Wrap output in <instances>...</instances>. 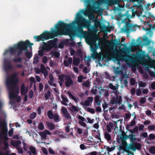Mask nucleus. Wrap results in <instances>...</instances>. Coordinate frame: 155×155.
<instances>
[{
	"label": "nucleus",
	"instance_id": "13",
	"mask_svg": "<svg viewBox=\"0 0 155 155\" xmlns=\"http://www.w3.org/2000/svg\"><path fill=\"white\" fill-rule=\"evenodd\" d=\"M93 101V98L91 97H90L88 98L84 102V105L87 106H89L92 103Z\"/></svg>",
	"mask_w": 155,
	"mask_h": 155
},
{
	"label": "nucleus",
	"instance_id": "45",
	"mask_svg": "<svg viewBox=\"0 0 155 155\" xmlns=\"http://www.w3.org/2000/svg\"><path fill=\"white\" fill-rule=\"evenodd\" d=\"M50 96V92L48 91L47 94H45V97L46 99H48Z\"/></svg>",
	"mask_w": 155,
	"mask_h": 155
},
{
	"label": "nucleus",
	"instance_id": "47",
	"mask_svg": "<svg viewBox=\"0 0 155 155\" xmlns=\"http://www.w3.org/2000/svg\"><path fill=\"white\" fill-rule=\"evenodd\" d=\"M140 102L142 104H144L146 101V98L145 97H142L140 100Z\"/></svg>",
	"mask_w": 155,
	"mask_h": 155
},
{
	"label": "nucleus",
	"instance_id": "51",
	"mask_svg": "<svg viewBox=\"0 0 155 155\" xmlns=\"http://www.w3.org/2000/svg\"><path fill=\"white\" fill-rule=\"evenodd\" d=\"M148 92V90L147 89H142V93L143 94H146Z\"/></svg>",
	"mask_w": 155,
	"mask_h": 155
},
{
	"label": "nucleus",
	"instance_id": "6",
	"mask_svg": "<svg viewBox=\"0 0 155 155\" xmlns=\"http://www.w3.org/2000/svg\"><path fill=\"white\" fill-rule=\"evenodd\" d=\"M110 102L112 104H120L122 103L121 98L120 96L114 97L111 100Z\"/></svg>",
	"mask_w": 155,
	"mask_h": 155
},
{
	"label": "nucleus",
	"instance_id": "4",
	"mask_svg": "<svg viewBox=\"0 0 155 155\" xmlns=\"http://www.w3.org/2000/svg\"><path fill=\"white\" fill-rule=\"evenodd\" d=\"M56 44V41L55 40L49 41L48 43L46 44L43 42V46L42 50L38 51V54L40 56H42L44 54L43 50L48 51L50 50Z\"/></svg>",
	"mask_w": 155,
	"mask_h": 155
},
{
	"label": "nucleus",
	"instance_id": "16",
	"mask_svg": "<svg viewBox=\"0 0 155 155\" xmlns=\"http://www.w3.org/2000/svg\"><path fill=\"white\" fill-rule=\"evenodd\" d=\"M41 72L44 74L45 77H46L48 74V72L47 71L43 65H41Z\"/></svg>",
	"mask_w": 155,
	"mask_h": 155
},
{
	"label": "nucleus",
	"instance_id": "64",
	"mask_svg": "<svg viewBox=\"0 0 155 155\" xmlns=\"http://www.w3.org/2000/svg\"><path fill=\"white\" fill-rule=\"evenodd\" d=\"M151 87L153 89H155V82H153L151 84Z\"/></svg>",
	"mask_w": 155,
	"mask_h": 155
},
{
	"label": "nucleus",
	"instance_id": "61",
	"mask_svg": "<svg viewBox=\"0 0 155 155\" xmlns=\"http://www.w3.org/2000/svg\"><path fill=\"white\" fill-rule=\"evenodd\" d=\"M121 83H124L125 85H127L128 83L127 81V80H121Z\"/></svg>",
	"mask_w": 155,
	"mask_h": 155
},
{
	"label": "nucleus",
	"instance_id": "30",
	"mask_svg": "<svg viewBox=\"0 0 155 155\" xmlns=\"http://www.w3.org/2000/svg\"><path fill=\"white\" fill-rule=\"evenodd\" d=\"M48 116L50 119H53L54 115H53L52 112L49 110L48 112Z\"/></svg>",
	"mask_w": 155,
	"mask_h": 155
},
{
	"label": "nucleus",
	"instance_id": "57",
	"mask_svg": "<svg viewBox=\"0 0 155 155\" xmlns=\"http://www.w3.org/2000/svg\"><path fill=\"white\" fill-rule=\"evenodd\" d=\"M43 107L42 106L38 107V109H37V111L38 112L39 114H41V109H43Z\"/></svg>",
	"mask_w": 155,
	"mask_h": 155
},
{
	"label": "nucleus",
	"instance_id": "49",
	"mask_svg": "<svg viewBox=\"0 0 155 155\" xmlns=\"http://www.w3.org/2000/svg\"><path fill=\"white\" fill-rule=\"evenodd\" d=\"M84 78L82 76H80L78 77V81L79 82H81Z\"/></svg>",
	"mask_w": 155,
	"mask_h": 155
},
{
	"label": "nucleus",
	"instance_id": "17",
	"mask_svg": "<svg viewBox=\"0 0 155 155\" xmlns=\"http://www.w3.org/2000/svg\"><path fill=\"white\" fill-rule=\"evenodd\" d=\"M61 98L62 100L61 102L62 104L65 106L67 105V103L68 102V99L67 97L64 95H62Z\"/></svg>",
	"mask_w": 155,
	"mask_h": 155
},
{
	"label": "nucleus",
	"instance_id": "50",
	"mask_svg": "<svg viewBox=\"0 0 155 155\" xmlns=\"http://www.w3.org/2000/svg\"><path fill=\"white\" fill-rule=\"evenodd\" d=\"M33 92L32 91H30L29 92V97L30 98H32L33 96Z\"/></svg>",
	"mask_w": 155,
	"mask_h": 155
},
{
	"label": "nucleus",
	"instance_id": "7",
	"mask_svg": "<svg viewBox=\"0 0 155 155\" xmlns=\"http://www.w3.org/2000/svg\"><path fill=\"white\" fill-rule=\"evenodd\" d=\"M39 134L41 136V138L44 140L46 139L47 135H51V133L48 130H45L43 132H39Z\"/></svg>",
	"mask_w": 155,
	"mask_h": 155
},
{
	"label": "nucleus",
	"instance_id": "34",
	"mask_svg": "<svg viewBox=\"0 0 155 155\" xmlns=\"http://www.w3.org/2000/svg\"><path fill=\"white\" fill-rule=\"evenodd\" d=\"M84 121H79L78 123L81 126L86 127H87L86 124L84 122Z\"/></svg>",
	"mask_w": 155,
	"mask_h": 155
},
{
	"label": "nucleus",
	"instance_id": "42",
	"mask_svg": "<svg viewBox=\"0 0 155 155\" xmlns=\"http://www.w3.org/2000/svg\"><path fill=\"white\" fill-rule=\"evenodd\" d=\"M89 82L88 81H87L86 82L83 83L82 84L83 85L86 87H88L89 86Z\"/></svg>",
	"mask_w": 155,
	"mask_h": 155
},
{
	"label": "nucleus",
	"instance_id": "46",
	"mask_svg": "<svg viewBox=\"0 0 155 155\" xmlns=\"http://www.w3.org/2000/svg\"><path fill=\"white\" fill-rule=\"evenodd\" d=\"M98 154L97 152V151H94L93 152L89 153H88V155H97Z\"/></svg>",
	"mask_w": 155,
	"mask_h": 155
},
{
	"label": "nucleus",
	"instance_id": "3",
	"mask_svg": "<svg viewBox=\"0 0 155 155\" xmlns=\"http://www.w3.org/2000/svg\"><path fill=\"white\" fill-rule=\"evenodd\" d=\"M33 45L32 43H30L27 40L25 42L20 41L17 44L14 45L13 47H10L8 49L6 50L4 53V55H8L14 54L15 55L16 53L19 55L20 53L18 52L19 51H24L26 56L30 58L32 56L31 52H28L27 48L29 47L30 50H31V46Z\"/></svg>",
	"mask_w": 155,
	"mask_h": 155
},
{
	"label": "nucleus",
	"instance_id": "1",
	"mask_svg": "<svg viewBox=\"0 0 155 155\" xmlns=\"http://www.w3.org/2000/svg\"><path fill=\"white\" fill-rule=\"evenodd\" d=\"M96 8L94 7H88L86 11L81 10L76 15L74 20L70 24L64 23L62 21H59L54 25L55 29L51 28V31H45L43 33L38 36H35L34 38L36 41H43L52 38L58 35H68L71 36L74 35V27L76 25L80 28V32H82V27H88L90 24V21L85 19L81 15L80 13L83 14L88 16L90 20L94 18V13L97 14L95 11Z\"/></svg>",
	"mask_w": 155,
	"mask_h": 155
},
{
	"label": "nucleus",
	"instance_id": "24",
	"mask_svg": "<svg viewBox=\"0 0 155 155\" xmlns=\"http://www.w3.org/2000/svg\"><path fill=\"white\" fill-rule=\"evenodd\" d=\"M47 125L48 128L50 130L53 129L55 127L54 125L51 123L47 122Z\"/></svg>",
	"mask_w": 155,
	"mask_h": 155
},
{
	"label": "nucleus",
	"instance_id": "37",
	"mask_svg": "<svg viewBox=\"0 0 155 155\" xmlns=\"http://www.w3.org/2000/svg\"><path fill=\"white\" fill-rule=\"evenodd\" d=\"M99 54L97 52H95L94 54H91V57H94V58H98L99 57Z\"/></svg>",
	"mask_w": 155,
	"mask_h": 155
},
{
	"label": "nucleus",
	"instance_id": "63",
	"mask_svg": "<svg viewBox=\"0 0 155 155\" xmlns=\"http://www.w3.org/2000/svg\"><path fill=\"white\" fill-rule=\"evenodd\" d=\"M149 137L151 139H154L155 138V136L154 134H151L149 135Z\"/></svg>",
	"mask_w": 155,
	"mask_h": 155
},
{
	"label": "nucleus",
	"instance_id": "14",
	"mask_svg": "<svg viewBox=\"0 0 155 155\" xmlns=\"http://www.w3.org/2000/svg\"><path fill=\"white\" fill-rule=\"evenodd\" d=\"M21 143V142L19 141H12L11 142V145L12 146L16 147L17 148L19 147Z\"/></svg>",
	"mask_w": 155,
	"mask_h": 155
},
{
	"label": "nucleus",
	"instance_id": "27",
	"mask_svg": "<svg viewBox=\"0 0 155 155\" xmlns=\"http://www.w3.org/2000/svg\"><path fill=\"white\" fill-rule=\"evenodd\" d=\"M51 54L52 55H54L56 58H58L60 55L59 53L57 51H52L51 52Z\"/></svg>",
	"mask_w": 155,
	"mask_h": 155
},
{
	"label": "nucleus",
	"instance_id": "5",
	"mask_svg": "<svg viewBox=\"0 0 155 155\" xmlns=\"http://www.w3.org/2000/svg\"><path fill=\"white\" fill-rule=\"evenodd\" d=\"M139 64L142 65L143 66L146 65L150 67L153 68L155 70V60L151 59L148 60H142Z\"/></svg>",
	"mask_w": 155,
	"mask_h": 155
},
{
	"label": "nucleus",
	"instance_id": "36",
	"mask_svg": "<svg viewBox=\"0 0 155 155\" xmlns=\"http://www.w3.org/2000/svg\"><path fill=\"white\" fill-rule=\"evenodd\" d=\"M150 152L151 153H155V147H151L150 149Z\"/></svg>",
	"mask_w": 155,
	"mask_h": 155
},
{
	"label": "nucleus",
	"instance_id": "32",
	"mask_svg": "<svg viewBox=\"0 0 155 155\" xmlns=\"http://www.w3.org/2000/svg\"><path fill=\"white\" fill-rule=\"evenodd\" d=\"M87 123H89L90 124H93L94 121V119H91L89 117H87Z\"/></svg>",
	"mask_w": 155,
	"mask_h": 155
},
{
	"label": "nucleus",
	"instance_id": "29",
	"mask_svg": "<svg viewBox=\"0 0 155 155\" xmlns=\"http://www.w3.org/2000/svg\"><path fill=\"white\" fill-rule=\"evenodd\" d=\"M109 87L111 88V89H112L113 90H117L118 88V86H114L112 84H109Z\"/></svg>",
	"mask_w": 155,
	"mask_h": 155
},
{
	"label": "nucleus",
	"instance_id": "35",
	"mask_svg": "<svg viewBox=\"0 0 155 155\" xmlns=\"http://www.w3.org/2000/svg\"><path fill=\"white\" fill-rule=\"evenodd\" d=\"M87 110L91 114H94L95 113V110L94 109L90 108H88L87 109Z\"/></svg>",
	"mask_w": 155,
	"mask_h": 155
},
{
	"label": "nucleus",
	"instance_id": "25",
	"mask_svg": "<svg viewBox=\"0 0 155 155\" xmlns=\"http://www.w3.org/2000/svg\"><path fill=\"white\" fill-rule=\"evenodd\" d=\"M58 77L59 80L61 81H64V79H66L68 78L66 75L64 74H61L59 75Z\"/></svg>",
	"mask_w": 155,
	"mask_h": 155
},
{
	"label": "nucleus",
	"instance_id": "21",
	"mask_svg": "<svg viewBox=\"0 0 155 155\" xmlns=\"http://www.w3.org/2000/svg\"><path fill=\"white\" fill-rule=\"evenodd\" d=\"M94 25L96 27L94 28V31L95 33H96L98 31V29H97V27H100V22L99 21H96L95 22Z\"/></svg>",
	"mask_w": 155,
	"mask_h": 155
},
{
	"label": "nucleus",
	"instance_id": "12",
	"mask_svg": "<svg viewBox=\"0 0 155 155\" xmlns=\"http://www.w3.org/2000/svg\"><path fill=\"white\" fill-rule=\"evenodd\" d=\"M143 41L146 42V44L147 45H149L150 43H151L153 46L154 44V42L150 40H148L147 38L145 35L143 36Z\"/></svg>",
	"mask_w": 155,
	"mask_h": 155
},
{
	"label": "nucleus",
	"instance_id": "28",
	"mask_svg": "<svg viewBox=\"0 0 155 155\" xmlns=\"http://www.w3.org/2000/svg\"><path fill=\"white\" fill-rule=\"evenodd\" d=\"M95 101L98 105H100L101 102V101L99 99L98 96H96L95 98Z\"/></svg>",
	"mask_w": 155,
	"mask_h": 155
},
{
	"label": "nucleus",
	"instance_id": "60",
	"mask_svg": "<svg viewBox=\"0 0 155 155\" xmlns=\"http://www.w3.org/2000/svg\"><path fill=\"white\" fill-rule=\"evenodd\" d=\"M13 129H12L11 130H10L8 132V134L9 135L10 137H11L13 133Z\"/></svg>",
	"mask_w": 155,
	"mask_h": 155
},
{
	"label": "nucleus",
	"instance_id": "54",
	"mask_svg": "<svg viewBox=\"0 0 155 155\" xmlns=\"http://www.w3.org/2000/svg\"><path fill=\"white\" fill-rule=\"evenodd\" d=\"M130 82L131 85H134L135 82V80L133 78H131L130 79Z\"/></svg>",
	"mask_w": 155,
	"mask_h": 155
},
{
	"label": "nucleus",
	"instance_id": "59",
	"mask_svg": "<svg viewBox=\"0 0 155 155\" xmlns=\"http://www.w3.org/2000/svg\"><path fill=\"white\" fill-rule=\"evenodd\" d=\"M155 128V126L153 125H150L149 126L148 129L150 130H153Z\"/></svg>",
	"mask_w": 155,
	"mask_h": 155
},
{
	"label": "nucleus",
	"instance_id": "18",
	"mask_svg": "<svg viewBox=\"0 0 155 155\" xmlns=\"http://www.w3.org/2000/svg\"><path fill=\"white\" fill-rule=\"evenodd\" d=\"M72 62V58H69L68 61L65 60L64 62V65L66 67H68L69 65H71Z\"/></svg>",
	"mask_w": 155,
	"mask_h": 155
},
{
	"label": "nucleus",
	"instance_id": "41",
	"mask_svg": "<svg viewBox=\"0 0 155 155\" xmlns=\"http://www.w3.org/2000/svg\"><path fill=\"white\" fill-rule=\"evenodd\" d=\"M105 138L107 140H110L111 139L110 136L109 134L107 133H105Z\"/></svg>",
	"mask_w": 155,
	"mask_h": 155
},
{
	"label": "nucleus",
	"instance_id": "31",
	"mask_svg": "<svg viewBox=\"0 0 155 155\" xmlns=\"http://www.w3.org/2000/svg\"><path fill=\"white\" fill-rule=\"evenodd\" d=\"M30 151L33 154H36V150L34 147H31L30 148Z\"/></svg>",
	"mask_w": 155,
	"mask_h": 155
},
{
	"label": "nucleus",
	"instance_id": "15",
	"mask_svg": "<svg viewBox=\"0 0 155 155\" xmlns=\"http://www.w3.org/2000/svg\"><path fill=\"white\" fill-rule=\"evenodd\" d=\"M86 41L87 43L91 45V47L95 46L96 45V41L95 40H94L93 42H92L90 38H86Z\"/></svg>",
	"mask_w": 155,
	"mask_h": 155
},
{
	"label": "nucleus",
	"instance_id": "11",
	"mask_svg": "<svg viewBox=\"0 0 155 155\" xmlns=\"http://www.w3.org/2000/svg\"><path fill=\"white\" fill-rule=\"evenodd\" d=\"M28 92V88L27 87L26 89L25 88V87L24 84H22L21 87V95H25Z\"/></svg>",
	"mask_w": 155,
	"mask_h": 155
},
{
	"label": "nucleus",
	"instance_id": "39",
	"mask_svg": "<svg viewBox=\"0 0 155 155\" xmlns=\"http://www.w3.org/2000/svg\"><path fill=\"white\" fill-rule=\"evenodd\" d=\"M97 88L96 87H94L91 90V92L94 94H95L97 92Z\"/></svg>",
	"mask_w": 155,
	"mask_h": 155
},
{
	"label": "nucleus",
	"instance_id": "10",
	"mask_svg": "<svg viewBox=\"0 0 155 155\" xmlns=\"http://www.w3.org/2000/svg\"><path fill=\"white\" fill-rule=\"evenodd\" d=\"M114 58L116 60L114 61H118L117 63L119 64H120L119 61H121L123 59V57L120 54H117L115 55H114Z\"/></svg>",
	"mask_w": 155,
	"mask_h": 155
},
{
	"label": "nucleus",
	"instance_id": "53",
	"mask_svg": "<svg viewBox=\"0 0 155 155\" xmlns=\"http://www.w3.org/2000/svg\"><path fill=\"white\" fill-rule=\"evenodd\" d=\"M47 57H46V56L44 57L43 59V60H42L43 62L44 63H45L47 62Z\"/></svg>",
	"mask_w": 155,
	"mask_h": 155
},
{
	"label": "nucleus",
	"instance_id": "38",
	"mask_svg": "<svg viewBox=\"0 0 155 155\" xmlns=\"http://www.w3.org/2000/svg\"><path fill=\"white\" fill-rule=\"evenodd\" d=\"M44 126L43 124L42 123H40L38 126V129L40 130H42L44 129Z\"/></svg>",
	"mask_w": 155,
	"mask_h": 155
},
{
	"label": "nucleus",
	"instance_id": "19",
	"mask_svg": "<svg viewBox=\"0 0 155 155\" xmlns=\"http://www.w3.org/2000/svg\"><path fill=\"white\" fill-rule=\"evenodd\" d=\"M49 77L50 80V81H49V84L51 85H53L54 87H56V84L53 83L54 82V77L51 74H50Z\"/></svg>",
	"mask_w": 155,
	"mask_h": 155
},
{
	"label": "nucleus",
	"instance_id": "8",
	"mask_svg": "<svg viewBox=\"0 0 155 155\" xmlns=\"http://www.w3.org/2000/svg\"><path fill=\"white\" fill-rule=\"evenodd\" d=\"M12 67L9 61L5 59L4 60V68L6 71H8L11 69Z\"/></svg>",
	"mask_w": 155,
	"mask_h": 155
},
{
	"label": "nucleus",
	"instance_id": "62",
	"mask_svg": "<svg viewBox=\"0 0 155 155\" xmlns=\"http://www.w3.org/2000/svg\"><path fill=\"white\" fill-rule=\"evenodd\" d=\"M48 151H49V153H51V154H53L54 153V151L51 148H49L48 149Z\"/></svg>",
	"mask_w": 155,
	"mask_h": 155
},
{
	"label": "nucleus",
	"instance_id": "23",
	"mask_svg": "<svg viewBox=\"0 0 155 155\" xmlns=\"http://www.w3.org/2000/svg\"><path fill=\"white\" fill-rule=\"evenodd\" d=\"M68 94L69 96V97L74 100L75 102H77L78 101V99L76 98L73 95L71 92L69 91L68 92Z\"/></svg>",
	"mask_w": 155,
	"mask_h": 155
},
{
	"label": "nucleus",
	"instance_id": "40",
	"mask_svg": "<svg viewBox=\"0 0 155 155\" xmlns=\"http://www.w3.org/2000/svg\"><path fill=\"white\" fill-rule=\"evenodd\" d=\"M36 114L35 113H32L30 115V117L31 119H34L36 117Z\"/></svg>",
	"mask_w": 155,
	"mask_h": 155
},
{
	"label": "nucleus",
	"instance_id": "43",
	"mask_svg": "<svg viewBox=\"0 0 155 155\" xmlns=\"http://www.w3.org/2000/svg\"><path fill=\"white\" fill-rule=\"evenodd\" d=\"M78 119H79V121H85V119L84 117L79 115L78 116Z\"/></svg>",
	"mask_w": 155,
	"mask_h": 155
},
{
	"label": "nucleus",
	"instance_id": "55",
	"mask_svg": "<svg viewBox=\"0 0 155 155\" xmlns=\"http://www.w3.org/2000/svg\"><path fill=\"white\" fill-rule=\"evenodd\" d=\"M42 150L44 154H47L48 153V150L46 148L43 147L42 148Z\"/></svg>",
	"mask_w": 155,
	"mask_h": 155
},
{
	"label": "nucleus",
	"instance_id": "9",
	"mask_svg": "<svg viewBox=\"0 0 155 155\" xmlns=\"http://www.w3.org/2000/svg\"><path fill=\"white\" fill-rule=\"evenodd\" d=\"M62 112L64 116L67 119H69L70 118V116L69 113L68 111L66 108L63 107L62 108Z\"/></svg>",
	"mask_w": 155,
	"mask_h": 155
},
{
	"label": "nucleus",
	"instance_id": "48",
	"mask_svg": "<svg viewBox=\"0 0 155 155\" xmlns=\"http://www.w3.org/2000/svg\"><path fill=\"white\" fill-rule=\"evenodd\" d=\"M141 93V91L140 89H137L136 90V94L137 96H139Z\"/></svg>",
	"mask_w": 155,
	"mask_h": 155
},
{
	"label": "nucleus",
	"instance_id": "20",
	"mask_svg": "<svg viewBox=\"0 0 155 155\" xmlns=\"http://www.w3.org/2000/svg\"><path fill=\"white\" fill-rule=\"evenodd\" d=\"M65 83L67 86H69L73 83L71 79L69 77H68L66 79Z\"/></svg>",
	"mask_w": 155,
	"mask_h": 155
},
{
	"label": "nucleus",
	"instance_id": "56",
	"mask_svg": "<svg viewBox=\"0 0 155 155\" xmlns=\"http://www.w3.org/2000/svg\"><path fill=\"white\" fill-rule=\"evenodd\" d=\"M17 149L19 153H23V150L21 148L19 147L17 148Z\"/></svg>",
	"mask_w": 155,
	"mask_h": 155
},
{
	"label": "nucleus",
	"instance_id": "58",
	"mask_svg": "<svg viewBox=\"0 0 155 155\" xmlns=\"http://www.w3.org/2000/svg\"><path fill=\"white\" fill-rule=\"evenodd\" d=\"M77 131L78 133L79 134H82V130L81 128H77Z\"/></svg>",
	"mask_w": 155,
	"mask_h": 155
},
{
	"label": "nucleus",
	"instance_id": "2",
	"mask_svg": "<svg viewBox=\"0 0 155 155\" xmlns=\"http://www.w3.org/2000/svg\"><path fill=\"white\" fill-rule=\"evenodd\" d=\"M19 80L17 74L15 73L11 77H8L6 81V85L9 94L10 103L13 107H16L15 104L19 102L21 99L20 97L18 96L19 90L16 86Z\"/></svg>",
	"mask_w": 155,
	"mask_h": 155
},
{
	"label": "nucleus",
	"instance_id": "52",
	"mask_svg": "<svg viewBox=\"0 0 155 155\" xmlns=\"http://www.w3.org/2000/svg\"><path fill=\"white\" fill-rule=\"evenodd\" d=\"M89 70L86 67H84L83 69V71L85 73H87L89 71Z\"/></svg>",
	"mask_w": 155,
	"mask_h": 155
},
{
	"label": "nucleus",
	"instance_id": "26",
	"mask_svg": "<svg viewBox=\"0 0 155 155\" xmlns=\"http://www.w3.org/2000/svg\"><path fill=\"white\" fill-rule=\"evenodd\" d=\"M70 106L71 107L70 109L73 111H78L79 110L78 107L73 105H70Z\"/></svg>",
	"mask_w": 155,
	"mask_h": 155
},
{
	"label": "nucleus",
	"instance_id": "44",
	"mask_svg": "<svg viewBox=\"0 0 155 155\" xmlns=\"http://www.w3.org/2000/svg\"><path fill=\"white\" fill-rule=\"evenodd\" d=\"M146 86V83L140 81L139 83V87H144Z\"/></svg>",
	"mask_w": 155,
	"mask_h": 155
},
{
	"label": "nucleus",
	"instance_id": "33",
	"mask_svg": "<svg viewBox=\"0 0 155 155\" xmlns=\"http://www.w3.org/2000/svg\"><path fill=\"white\" fill-rule=\"evenodd\" d=\"M53 119L55 121L58 122L59 121V116L57 114H54V115Z\"/></svg>",
	"mask_w": 155,
	"mask_h": 155
},
{
	"label": "nucleus",
	"instance_id": "22",
	"mask_svg": "<svg viewBox=\"0 0 155 155\" xmlns=\"http://www.w3.org/2000/svg\"><path fill=\"white\" fill-rule=\"evenodd\" d=\"M80 62V59L78 58H74L73 59V64L75 66L78 65Z\"/></svg>",
	"mask_w": 155,
	"mask_h": 155
}]
</instances>
